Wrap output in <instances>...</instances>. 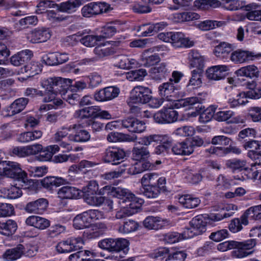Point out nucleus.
<instances>
[{
  "instance_id": "1",
  "label": "nucleus",
  "mask_w": 261,
  "mask_h": 261,
  "mask_svg": "<svg viewBox=\"0 0 261 261\" xmlns=\"http://www.w3.org/2000/svg\"><path fill=\"white\" fill-rule=\"evenodd\" d=\"M97 193L100 195L107 194L120 199V210L116 212L115 216L118 219L129 217L137 213L143 202L142 199H138L127 189L106 186L99 189L98 184L95 180L90 181L87 187L84 189V195Z\"/></svg>"
},
{
  "instance_id": "2",
  "label": "nucleus",
  "mask_w": 261,
  "mask_h": 261,
  "mask_svg": "<svg viewBox=\"0 0 261 261\" xmlns=\"http://www.w3.org/2000/svg\"><path fill=\"white\" fill-rule=\"evenodd\" d=\"M71 84V80L60 77L44 78L40 81L41 87L44 89L43 101L51 102L41 106V111H47L51 109H58L65 106L63 100L57 97L59 94L64 95L65 90Z\"/></svg>"
},
{
  "instance_id": "3",
  "label": "nucleus",
  "mask_w": 261,
  "mask_h": 261,
  "mask_svg": "<svg viewBox=\"0 0 261 261\" xmlns=\"http://www.w3.org/2000/svg\"><path fill=\"white\" fill-rule=\"evenodd\" d=\"M205 223L201 216H197L190 222L189 226L182 233L171 232L165 236V241L169 244H173L179 241L189 239L194 236L201 234L206 231Z\"/></svg>"
},
{
  "instance_id": "4",
  "label": "nucleus",
  "mask_w": 261,
  "mask_h": 261,
  "mask_svg": "<svg viewBox=\"0 0 261 261\" xmlns=\"http://www.w3.org/2000/svg\"><path fill=\"white\" fill-rule=\"evenodd\" d=\"M179 107L177 102L175 101L166 104L161 110L153 114L154 121L159 124H169L177 122L179 115L175 108Z\"/></svg>"
},
{
  "instance_id": "5",
  "label": "nucleus",
  "mask_w": 261,
  "mask_h": 261,
  "mask_svg": "<svg viewBox=\"0 0 261 261\" xmlns=\"http://www.w3.org/2000/svg\"><path fill=\"white\" fill-rule=\"evenodd\" d=\"M105 218L103 212L98 210H89L76 216L73 220V226L76 229H84L88 227L93 222Z\"/></svg>"
},
{
  "instance_id": "6",
  "label": "nucleus",
  "mask_w": 261,
  "mask_h": 261,
  "mask_svg": "<svg viewBox=\"0 0 261 261\" xmlns=\"http://www.w3.org/2000/svg\"><path fill=\"white\" fill-rule=\"evenodd\" d=\"M152 93V90L148 87L136 86L131 91L130 97L127 101L128 105L131 106L132 104L148 103Z\"/></svg>"
},
{
  "instance_id": "7",
  "label": "nucleus",
  "mask_w": 261,
  "mask_h": 261,
  "mask_svg": "<svg viewBox=\"0 0 261 261\" xmlns=\"http://www.w3.org/2000/svg\"><path fill=\"white\" fill-rule=\"evenodd\" d=\"M256 245L254 239H249L243 242L236 241L234 249L231 252L232 256L236 258L246 257L253 253V248Z\"/></svg>"
},
{
  "instance_id": "8",
  "label": "nucleus",
  "mask_w": 261,
  "mask_h": 261,
  "mask_svg": "<svg viewBox=\"0 0 261 261\" xmlns=\"http://www.w3.org/2000/svg\"><path fill=\"white\" fill-rule=\"evenodd\" d=\"M119 93V88L116 86H109L96 92L94 97L97 101L104 102L114 99Z\"/></svg>"
},
{
  "instance_id": "9",
  "label": "nucleus",
  "mask_w": 261,
  "mask_h": 261,
  "mask_svg": "<svg viewBox=\"0 0 261 261\" xmlns=\"http://www.w3.org/2000/svg\"><path fill=\"white\" fill-rule=\"evenodd\" d=\"M215 120L218 122H226L227 123H243L244 120L240 115H236L231 110L219 111L215 114Z\"/></svg>"
},
{
  "instance_id": "10",
  "label": "nucleus",
  "mask_w": 261,
  "mask_h": 261,
  "mask_svg": "<svg viewBox=\"0 0 261 261\" xmlns=\"http://www.w3.org/2000/svg\"><path fill=\"white\" fill-rule=\"evenodd\" d=\"M125 156L124 151L120 148L112 146L106 149L103 156L106 163H112L116 165L120 163Z\"/></svg>"
},
{
  "instance_id": "11",
  "label": "nucleus",
  "mask_w": 261,
  "mask_h": 261,
  "mask_svg": "<svg viewBox=\"0 0 261 261\" xmlns=\"http://www.w3.org/2000/svg\"><path fill=\"white\" fill-rule=\"evenodd\" d=\"M243 147L246 150L250 149L248 152V156L251 160L255 161L254 165L261 164V152L255 150L261 149V142L256 140H249L245 142Z\"/></svg>"
},
{
  "instance_id": "12",
  "label": "nucleus",
  "mask_w": 261,
  "mask_h": 261,
  "mask_svg": "<svg viewBox=\"0 0 261 261\" xmlns=\"http://www.w3.org/2000/svg\"><path fill=\"white\" fill-rule=\"evenodd\" d=\"M51 36L50 31L45 28L35 29L27 34L28 40L33 43L46 42Z\"/></svg>"
},
{
  "instance_id": "13",
  "label": "nucleus",
  "mask_w": 261,
  "mask_h": 261,
  "mask_svg": "<svg viewBox=\"0 0 261 261\" xmlns=\"http://www.w3.org/2000/svg\"><path fill=\"white\" fill-rule=\"evenodd\" d=\"M143 226L148 230H157L169 225L166 219L160 217L148 216L143 222Z\"/></svg>"
},
{
  "instance_id": "14",
  "label": "nucleus",
  "mask_w": 261,
  "mask_h": 261,
  "mask_svg": "<svg viewBox=\"0 0 261 261\" xmlns=\"http://www.w3.org/2000/svg\"><path fill=\"white\" fill-rule=\"evenodd\" d=\"M48 206V201L45 198H39L36 200L28 202L24 210L28 213L42 214Z\"/></svg>"
},
{
  "instance_id": "15",
  "label": "nucleus",
  "mask_w": 261,
  "mask_h": 261,
  "mask_svg": "<svg viewBox=\"0 0 261 261\" xmlns=\"http://www.w3.org/2000/svg\"><path fill=\"white\" fill-rule=\"evenodd\" d=\"M229 70V67L225 65L213 66L206 70V75L209 80L219 81L225 77V72Z\"/></svg>"
},
{
  "instance_id": "16",
  "label": "nucleus",
  "mask_w": 261,
  "mask_h": 261,
  "mask_svg": "<svg viewBox=\"0 0 261 261\" xmlns=\"http://www.w3.org/2000/svg\"><path fill=\"white\" fill-rule=\"evenodd\" d=\"M193 152L190 140H186L181 142H176L173 145L171 144L170 154L175 155H189Z\"/></svg>"
},
{
  "instance_id": "17",
  "label": "nucleus",
  "mask_w": 261,
  "mask_h": 261,
  "mask_svg": "<svg viewBox=\"0 0 261 261\" xmlns=\"http://www.w3.org/2000/svg\"><path fill=\"white\" fill-rule=\"evenodd\" d=\"M171 44L177 48L191 47L194 44V41L181 32H174Z\"/></svg>"
},
{
  "instance_id": "18",
  "label": "nucleus",
  "mask_w": 261,
  "mask_h": 261,
  "mask_svg": "<svg viewBox=\"0 0 261 261\" xmlns=\"http://www.w3.org/2000/svg\"><path fill=\"white\" fill-rule=\"evenodd\" d=\"M5 176L17 180L23 170L20 167V165L14 162L5 161Z\"/></svg>"
},
{
  "instance_id": "19",
  "label": "nucleus",
  "mask_w": 261,
  "mask_h": 261,
  "mask_svg": "<svg viewBox=\"0 0 261 261\" xmlns=\"http://www.w3.org/2000/svg\"><path fill=\"white\" fill-rule=\"evenodd\" d=\"M22 195L21 190L14 185L0 188V198L15 199L20 197Z\"/></svg>"
},
{
  "instance_id": "20",
  "label": "nucleus",
  "mask_w": 261,
  "mask_h": 261,
  "mask_svg": "<svg viewBox=\"0 0 261 261\" xmlns=\"http://www.w3.org/2000/svg\"><path fill=\"white\" fill-rule=\"evenodd\" d=\"M27 225L33 226L40 230H44L48 228L50 225V221L43 217L38 216H30L25 220Z\"/></svg>"
},
{
  "instance_id": "21",
  "label": "nucleus",
  "mask_w": 261,
  "mask_h": 261,
  "mask_svg": "<svg viewBox=\"0 0 261 261\" xmlns=\"http://www.w3.org/2000/svg\"><path fill=\"white\" fill-rule=\"evenodd\" d=\"M247 87L248 91L239 93V96L245 99V98L259 99L261 97V87L258 86L255 82H249Z\"/></svg>"
},
{
  "instance_id": "22",
  "label": "nucleus",
  "mask_w": 261,
  "mask_h": 261,
  "mask_svg": "<svg viewBox=\"0 0 261 261\" xmlns=\"http://www.w3.org/2000/svg\"><path fill=\"white\" fill-rule=\"evenodd\" d=\"M33 56L32 51L29 49L21 50L10 58V63L15 66H19L30 61Z\"/></svg>"
},
{
  "instance_id": "23",
  "label": "nucleus",
  "mask_w": 261,
  "mask_h": 261,
  "mask_svg": "<svg viewBox=\"0 0 261 261\" xmlns=\"http://www.w3.org/2000/svg\"><path fill=\"white\" fill-rule=\"evenodd\" d=\"M200 17V15L198 13L194 12L175 13L170 16V19L175 22H183L198 20Z\"/></svg>"
},
{
  "instance_id": "24",
  "label": "nucleus",
  "mask_w": 261,
  "mask_h": 261,
  "mask_svg": "<svg viewBox=\"0 0 261 261\" xmlns=\"http://www.w3.org/2000/svg\"><path fill=\"white\" fill-rule=\"evenodd\" d=\"M163 137H167L164 140L160 141L161 144L156 146L154 149L153 153L157 155H166L170 154V148L172 139L168 135H161Z\"/></svg>"
},
{
  "instance_id": "25",
  "label": "nucleus",
  "mask_w": 261,
  "mask_h": 261,
  "mask_svg": "<svg viewBox=\"0 0 261 261\" xmlns=\"http://www.w3.org/2000/svg\"><path fill=\"white\" fill-rule=\"evenodd\" d=\"M136 139L137 136L135 135L125 134L116 132H111L107 136V141L111 143L133 142Z\"/></svg>"
},
{
  "instance_id": "26",
  "label": "nucleus",
  "mask_w": 261,
  "mask_h": 261,
  "mask_svg": "<svg viewBox=\"0 0 261 261\" xmlns=\"http://www.w3.org/2000/svg\"><path fill=\"white\" fill-rule=\"evenodd\" d=\"M238 76H244L249 79L257 78L259 75V70L254 65H249L240 68L235 71Z\"/></svg>"
},
{
  "instance_id": "27",
  "label": "nucleus",
  "mask_w": 261,
  "mask_h": 261,
  "mask_svg": "<svg viewBox=\"0 0 261 261\" xmlns=\"http://www.w3.org/2000/svg\"><path fill=\"white\" fill-rule=\"evenodd\" d=\"M188 63L190 68H196L201 71L204 66V58L198 51L191 50L188 54Z\"/></svg>"
},
{
  "instance_id": "28",
  "label": "nucleus",
  "mask_w": 261,
  "mask_h": 261,
  "mask_svg": "<svg viewBox=\"0 0 261 261\" xmlns=\"http://www.w3.org/2000/svg\"><path fill=\"white\" fill-rule=\"evenodd\" d=\"M177 90L176 86L172 83L171 81L164 83L158 87V94L160 97L164 98L165 100H170L169 97L172 96L174 91Z\"/></svg>"
},
{
  "instance_id": "29",
  "label": "nucleus",
  "mask_w": 261,
  "mask_h": 261,
  "mask_svg": "<svg viewBox=\"0 0 261 261\" xmlns=\"http://www.w3.org/2000/svg\"><path fill=\"white\" fill-rule=\"evenodd\" d=\"M81 5L80 0H67L57 5V10L61 12L70 14L75 12Z\"/></svg>"
},
{
  "instance_id": "30",
  "label": "nucleus",
  "mask_w": 261,
  "mask_h": 261,
  "mask_svg": "<svg viewBox=\"0 0 261 261\" xmlns=\"http://www.w3.org/2000/svg\"><path fill=\"white\" fill-rule=\"evenodd\" d=\"M28 102L25 98H20L15 100L10 106L6 108L7 116H12L22 111Z\"/></svg>"
},
{
  "instance_id": "31",
  "label": "nucleus",
  "mask_w": 261,
  "mask_h": 261,
  "mask_svg": "<svg viewBox=\"0 0 261 261\" xmlns=\"http://www.w3.org/2000/svg\"><path fill=\"white\" fill-rule=\"evenodd\" d=\"M58 196L62 199H76L80 196V192L74 187L64 186L59 189Z\"/></svg>"
},
{
  "instance_id": "32",
  "label": "nucleus",
  "mask_w": 261,
  "mask_h": 261,
  "mask_svg": "<svg viewBox=\"0 0 261 261\" xmlns=\"http://www.w3.org/2000/svg\"><path fill=\"white\" fill-rule=\"evenodd\" d=\"M254 57L255 55L252 52L238 50L231 54V60L236 63H243L253 60Z\"/></svg>"
},
{
  "instance_id": "33",
  "label": "nucleus",
  "mask_w": 261,
  "mask_h": 261,
  "mask_svg": "<svg viewBox=\"0 0 261 261\" xmlns=\"http://www.w3.org/2000/svg\"><path fill=\"white\" fill-rule=\"evenodd\" d=\"M236 47V46L234 44L223 42L215 47L214 54L218 57L224 58L234 50Z\"/></svg>"
},
{
  "instance_id": "34",
  "label": "nucleus",
  "mask_w": 261,
  "mask_h": 261,
  "mask_svg": "<svg viewBox=\"0 0 261 261\" xmlns=\"http://www.w3.org/2000/svg\"><path fill=\"white\" fill-rule=\"evenodd\" d=\"M178 202L184 207L187 208H193L197 207L201 202L199 198L192 195H184L178 198Z\"/></svg>"
},
{
  "instance_id": "35",
  "label": "nucleus",
  "mask_w": 261,
  "mask_h": 261,
  "mask_svg": "<svg viewBox=\"0 0 261 261\" xmlns=\"http://www.w3.org/2000/svg\"><path fill=\"white\" fill-rule=\"evenodd\" d=\"M18 225L16 222L8 219L6 222H0V233L4 236H10L16 231Z\"/></svg>"
},
{
  "instance_id": "36",
  "label": "nucleus",
  "mask_w": 261,
  "mask_h": 261,
  "mask_svg": "<svg viewBox=\"0 0 261 261\" xmlns=\"http://www.w3.org/2000/svg\"><path fill=\"white\" fill-rule=\"evenodd\" d=\"M107 229V225L104 223H99L93 226L90 229L84 231L83 236L88 239H95L100 236L101 231Z\"/></svg>"
},
{
  "instance_id": "37",
  "label": "nucleus",
  "mask_w": 261,
  "mask_h": 261,
  "mask_svg": "<svg viewBox=\"0 0 261 261\" xmlns=\"http://www.w3.org/2000/svg\"><path fill=\"white\" fill-rule=\"evenodd\" d=\"M23 245H18L16 247L7 249L3 255V259L6 261H14L23 255Z\"/></svg>"
},
{
  "instance_id": "38",
  "label": "nucleus",
  "mask_w": 261,
  "mask_h": 261,
  "mask_svg": "<svg viewBox=\"0 0 261 261\" xmlns=\"http://www.w3.org/2000/svg\"><path fill=\"white\" fill-rule=\"evenodd\" d=\"M76 125H74L73 128L75 129L76 132L74 135H69L68 139L70 141L76 142H85L88 141L90 139L89 133L85 129L77 128Z\"/></svg>"
},
{
  "instance_id": "39",
  "label": "nucleus",
  "mask_w": 261,
  "mask_h": 261,
  "mask_svg": "<svg viewBox=\"0 0 261 261\" xmlns=\"http://www.w3.org/2000/svg\"><path fill=\"white\" fill-rule=\"evenodd\" d=\"M151 0H141L135 3L132 6V10L134 12L138 14H144L150 13L152 9L151 5L153 4Z\"/></svg>"
},
{
  "instance_id": "40",
  "label": "nucleus",
  "mask_w": 261,
  "mask_h": 261,
  "mask_svg": "<svg viewBox=\"0 0 261 261\" xmlns=\"http://www.w3.org/2000/svg\"><path fill=\"white\" fill-rule=\"evenodd\" d=\"M169 72L170 70L164 63L157 64L150 69L151 76L155 80H160L165 77Z\"/></svg>"
},
{
  "instance_id": "41",
  "label": "nucleus",
  "mask_w": 261,
  "mask_h": 261,
  "mask_svg": "<svg viewBox=\"0 0 261 261\" xmlns=\"http://www.w3.org/2000/svg\"><path fill=\"white\" fill-rule=\"evenodd\" d=\"M42 136V133L40 130H35L32 132H27L19 134L17 137V140L22 143H27L39 139Z\"/></svg>"
},
{
  "instance_id": "42",
  "label": "nucleus",
  "mask_w": 261,
  "mask_h": 261,
  "mask_svg": "<svg viewBox=\"0 0 261 261\" xmlns=\"http://www.w3.org/2000/svg\"><path fill=\"white\" fill-rule=\"evenodd\" d=\"M41 182L43 187L51 189L53 187H59L66 184L67 183V181L66 179L61 177L49 176L43 178Z\"/></svg>"
},
{
  "instance_id": "43",
  "label": "nucleus",
  "mask_w": 261,
  "mask_h": 261,
  "mask_svg": "<svg viewBox=\"0 0 261 261\" xmlns=\"http://www.w3.org/2000/svg\"><path fill=\"white\" fill-rule=\"evenodd\" d=\"M107 44H109L108 42L101 43L94 48L93 52L97 60L105 58L114 53V49L112 47H106Z\"/></svg>"
},
{
  "instance_id": "44",
  "label": "nucleus",
  "mask_w": 261,
  "mask_h": 261,
  "mask_svg": "<svg viewBox=\"0 0 261 261\" xmlns=\"http://www.w3.org/2000/svg\"><path fill=\"white\" fill-rule=\"evenodd\" d=\"M41 69L38 63L32 62L21 68L17 74L27 73V77L33 76L39 73Z\"/></svg>"
},
{
  "instance_id": "45",
  "label": "nucleus",
  "mask_w": 261,
  "mask_h": 261,
  "mask_svg": "<svg viewBox=\"0 0 261 261\" xmlns=\"http://www.w3.org/2000/svg\"><path fill=\"white\" fill-rule=\"evenodd\" d=\"M96 106L89 107L76 110L74 114V117L81 119L90 117L95 118Z\"/></svg>"
},
{
  "instance_id": "46",
  "label": "nucleus",
  "mask_w": 261,
  "mask_h": 261,
  "mask_svg": "<svg viewBox=\"0 0 261 261\" xmlns=\"http://www.w3.org/2000/svg\"><path fill=\"white\" fill-rule=\"evenodd\" d=\"M220 5L218 0H195L194 6L199 10H205L210 8H217Z\"/></svg>"
},
{
  "instance_id": "47",
  "label": "nucleus",
  "mask_w": 261,
  "mask_h": 261,
  "mask_svg": "<svg viewBox=\"0 0 261 261\" xmlns=\"http://www.w3.org/2000/svg\"><path fill=\"white\" fill-rule=\"evenodd\" d=\"M202 72L201 71L193 70L192 71V76L187 85L190 90L200 87L202 85Z\"/></svg>"
},
{
  "instance_id": "48",
  "label": "nucleus",
  "mask_w": 261,
  "mask_h": 261,
  "mask_svg": "<svg viewBox=\"0 0 261 261\" xmlns=\"http://www.w3.org/2000/svg\"><path fill=\"white\" fill-rule=\"evenodd\" d=\"M165 137H163L161 135L152 134L148 136H144L140 138L137 143L141 145L148 146L151 145L153 142L159 143L160 141L164 140Z\"/></svg>"
},
{
  "instance_id": "49",
  "label": "nucleus",
  "mask_w": 261,
  "mask_h": 261,
  "mask_svg": "<svg viewBox=\"0 0 261 261\" xmlns=\"http://www.w3.org/2000/svg\"><path fill=\"white\" fill-rule=\"evenodd\" d=\"M217 106L212 105L200 113L199 121L201 123H205L210 121L213 118L215 119V114Z\"/></svg>"
},
{
  "instance_id": "50",
  "label": "nucleus",
  "mask_w": 261,
  "mask_h": 261,
  "mask_svg": "<svg viewBox=\"0 0 261 261\" xmlns=\"http://www.w3.org/2000/svg\"><path fill=\"white\" fill-rule=\"evenodd\" d=\"M147 75V72L145 69H139L132 70L125 74V77L129 81H142Z\"/></svg>"
},
{
  "instance_id": "51",
  "label": "nucleus",
  "mask_w": 261,
  "mask_h": 261,
  "mask_svg": "<svg viewBox=\"0 0 261 261\" xmlns=\"http://www.w3.org/2000/svg\"><path fill=\"white\" fill-rule=\"evenodd\" d=\"M84 198L88 204L94 206H100L105 200V197L98 193L84 195Z\"/></svg>"
},
{
  "instance_id": "52",
  "label": "nucleus",
  "mask_w": 261,
  "mask_h": 261,
  "mask_svg": "<svg viewBox=\"0 0 261 261\" xmlns=\"http://www.w3.org/2000/svg\"><path fill=\"white\" fill-rule=\"evenodd\" d=\"M222 23L221 21L207 19L199 22L196 24L195 26L196 28L202 31H207L220 27Z\"/></svg>"
},
{
  "instance_id": "53",
  "label": "nucleus",
  "mask_w": 261,
  "mask_h": 261,
  "mask_svg": "<svg viewBox=\"0 0 261 261\" xmlns=\"http://www.w3.org/2000/svg\"><path fill=\"white\" fill-rule=\"evenodd\" d=\"M202 101L201 98L197 97H188L178 101V105L184 107H188V109L199 108V105Z\"/></svg>"
},
{
  "instance_id": "54",
  "label": "nucleus",
  "mask_w": 261,
  "mask_h": 261,
  "mask_svg": "<svg viewBox=\"0 0 261 261\" xmlns=\"http://www.w3.org/2000/svg\"><path fill=\"white\" fill-rule=\"evenodd\" d=\"M150 50L149 49L145 51L142 56V61L143 62V65L145 67L153 65L160 61V58L158 55H149Z\"/></svg>"
},
{
  "instance_id": "55",
  "label": "nucleus",
  "mask_w": 261,
  "mask_h": 261,
  "mask_svg": "<svg viewBox=\"0 0 261 261\" xmlns=\"http://www.w3.org/2000/svg\"><path fill=\"white\" fill-rule=\"evenodd\" d=\"M258 5L252 4L247 6L248 12L246 13V16L247 19L250 20L261 21V10L256 9Z\"/></svg>"
},
{
  "instance_id": "56",
  "label": "nucleus",
  "mask_w": 261,
  "mask_h": 261,
  "mask_svg": "<svg viewBox=\"0 0 261 261\" xmlns=\"http://www.w3.org/2000/svg\"><path fill=\"white\" fill-rule=\"evenodd\" d=\"M139 227V224L133 220H128L118 228V231L123 234H127L136 231Z\"/></svg>"
},
{
  "instance_id": "57",
  "label": "nucleus",
  "mask_w": 261,
  "mask_h": 261,
  "mask_svg": "<svg viewBox=\"0 0 261 261\" xmlns=\"http://www.w3.org/2000/svg\"><path fill=\"white\" fill-rule=\"evenodd\" d=\"M133 156L136 161H141L150 156L148 148L146 147H135L133 149Z\"/></svg>"
},
{
  "instance_id": "58",
  "label": "nucleus",
  "mask_w": 261,
  "mask_h": 261,
  "mask_svg": "<svg viewBox=\"0 0 261 261\" xmlns=\"http://www.w3.org/2000/svg\"><path fill=\"white\" fill-rule=\"evenodd\" d=\"M80 39V42L85 46L93 47L97 44L98 42L100 41V37L94 35H84Z\"/></svg>"
},
{
  "instance_id": "59",
  "label": "nucleus",
  "mask_w": 261,
  "mask_h": 261,
  "mask_svg": "<svg viewBox=\"0 0 261 261\" xmlns=\"http://www.w3.org/2000/svg\"><path fill=\"white\" fill-rule=\"evenodd\" d=\"M129 243L125 239H112V252H118L123 250L124 252L128 251Z\"/></svg>"
},
{
  "instance_id": "60",
  "label": "nucleus",
  "mask_w": 261,
  "mask_h": 261,
  "mask_svg": "<svg viewBox=\"0 0 261 261\" xmlns=\"http://www.w3.org/2000/svg\"><path fill=\"white\" fill-rule=\"evenodd\" d=\"M195 133L194 127L192 126L185 125L178 127L173 132V135L180 137H186L194 135Z\"/></svg>"
},
{
  "instance_id": "61",
  "label": "nucleus",
  "mask_w": 261,
  "mask_h": 261,
  "mask_svg": "<svg viewBox=\"0 0 261 261\" xmlns=\"http://www.w3.org/2000/svg\"><path fill=\"white\" fill-rule=\"evenodd\" d=\"M226 165L228 167L230 168L233 171L236 170H243L244 169V173L246 175L248 170L251 168H246V162L245 161H241L238 160H228L227 161Z\"/></svg>"
},
{
  "instance_id": "62",
  "label": "nucleus",
  "mask_w": 261,
  "mask_h": 261,
  "mask_svg": "<svg viewBox=\"0 0 261 261\" xmlns=\"http://www.w3.org/2000/svg\"><path fill=\"white\" fill-rule=\"evenodd\" d=\"M135 30L137 32L140 33L139 35L142 36H151L155 33L153 24L151 23L143 24L136 27Z\"/></svg>"
},
{
  "instance_id": "63",
  "label": "nucleus",
  "mask_w": 261,
  "mask_h": 261,
  "mask_svg": "<svg viewBox=\"0 0 261 261\" xmlns=\"http://www.w3.org/2000/svg\"><path fill=\"white\" fill-rule=\"evenodd\" d=\"M216 182V186L219 190L227 189L229 188L230 186L237 184L233 181V179H228L222 175L218 177Z\"/></svg>"
},
{
  "instance_id": "64",
  "label": "nucleus",
  "mask_w": 261,
  "mask_h": 261,
  "mask_svg": "<svg viewBox=\"0 0 261 261\" xmlns=\"http://www.w3.org/2000/svg\"><path fill=\"white\" fill-rule=\"evenodd\" d=\"M47 168L45 166H29L28 171L31 176L32 177H42L47 172Z\"/></svg>"
}]
</instances>
